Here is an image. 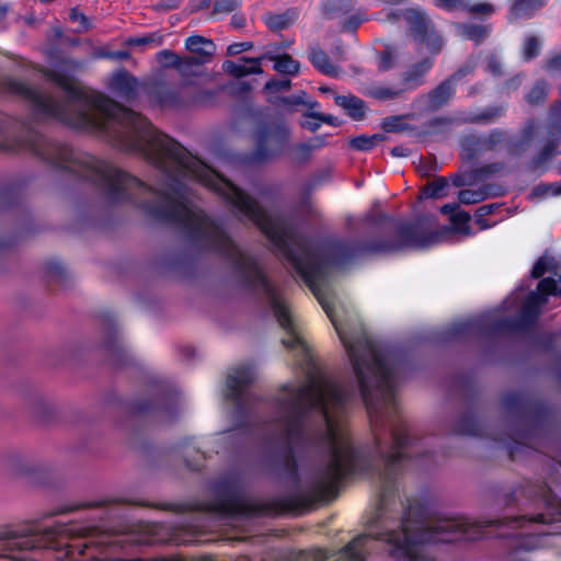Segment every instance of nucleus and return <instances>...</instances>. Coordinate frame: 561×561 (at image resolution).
Instances as JSON below:
<instances>
[{"instance_id":"f257e3e1","label":"nucleus","mask_w":561,"mask_h":561,"mask_svg":"<svg viewBox=\"0 0 561 561\" xmlns=\"http://www.w3.org/2000/svg\"><path fill=\"white\" fill-rule=\"evenodd\" d=\"M331 319L348 356L360 397L366 405L376 443L375 455L362 461L352 446L346 431V414L355 391L328 375L313 359L302 340L296 317L289 305H268L286 336L282 343L296 357L305 381L285 385L273 400V416L267 426V442L284 457L304 437L305 421L316 412L322 427L319 444L325 449V459L310 473L301 491V502L311 504L331 496L337 483L357 470L371 471L380 483V502L368 522L367 534L354 538L342 551L350 561H366L374 540L383 541L396 561H430L424 545L450 542L482 537L491 526H508L517 536L561 534V508L547 485L524 482L505 494L506 505L535 503L542 512L507 516L504 519L444 517L435 520H412L411 512L398 518L393 495L397 477L403 460L420 454L419 443L412 437L399 414L394 397V367L390 355L373 341L362 325L354 329L340 323L333 305H321Z\"/></svg>"},{"instance_id":"f03ea898","label":"nucleus","mask_w":561,"mask_h":561,"mask_svg":"<svg viewBox=\"0 0 561 561\" xmlns=\"http://www.w3.org/2000/svg\"><path fill=\"white\" fill-rule=\"evenodd\" d=\"M81 533L76 525H58L43 533L23 526H3L0 528V557L23 561L27 553L47 549L54 551L58 560L70 557L71 561H77L90 545L81 538Z\"/></svg>"},{"instance_id":"7ed1b4c3","label":"nucleus","mask_w":561,"mask_h":561,"mask_svg":"<svg viewBox=\"0 0 561 561\" xmlns=\"http://www.w3.org/2000/svg\"><path fill=\"white\" fill-rule=\"evenodd\" d=\"M558 295H561V276L542 278L538 283L537 290L531 291L526 298L517 321L510 319L492 321L490 316H481L455 323L453 333L460 335L472 331H504L527 327L537 320L542 306L547 302V297Z\"/></svg>"},{"instance_id":"20e7f679","label":"nucleus","mask_w":561,"mask_h":561,"mask_svg":"<svg viewBox=\"0 0 561 561\" xmlns=\"http://www.w3.org/2000/svg\"><path fill=\"white\" fill-rule=\"evenodd\" d=\"M253 160L261 162L282 156L288 148L290 129L285 123H273L257 127L254 134Z\"/></svg>"},{"instance_id":"39448f33","label":"nucleus","mask_w":561,"mask_h":561,"mask_svg":"<svg viewBox=\"0 0 561 561\" xmlns=\"http://www.w3.org/2000/svg\"><path fill=\"white\" fill-rule=\"evenodd\" d=\"M255 379V373L250 367L232 369L227 377L226 399L229 400L238 416H243L253 401L250 385Z\"/></svg>"},{"instance_id":"423d86ee","label":"nucleus","mask_w":561,"mask_h":561,"mask_svg":"<svg viewBox=\"0 0 561 561\" xmlns=\"http://www.w3.org/2000/svg\"><path fill=\"white\" fill-rule=\"evenodd\" d=\"M157 95L162 105L179 106L205 103L214 98V92L209 90H198L192 93L191 88L187 85L181 88L161 87L157 91Z\"/></svg>"},{"instance_id":"0eeeda50","label":"nucleus","mask_w":561,"mask_h":561,"mask_svg":"<svg viewBox=\"0 0 561 561\" xmlns=\"http://www.w3.org/2000/svg\"><path fill=\"white\" fill-rule=\"evenodd\" d=\"M5 470L10 477L32 484L41 483L46 474L44 466L22 456L10 457L7 461Z\"/></svg>"},{"instance_id":"6e6552de","label":"nucleus","mask_w":561,"mask_h":561,"mask_svg":"<svg viewBox=\"0 0 561 561\" xmlns=\"http://www.w3.org/2000/svg\"><path fill=\"white\" fill-rule=\"evenodd\" d=\"M219 499L214 503L213 510L227 515L240 514L244 510V504L240 495L239 488L234 482L220 484L218 488Z\"/></svg>"},{"instance_id":"1a4fd4ad","label":"nucleus","mask_w":561,"mask_h":561,"mask_svg":"<svg viewBox=\"0 0 561 561\" xmlns=\"http://www.w3.org/2000/svg\"><path fill=\"white\" fill-rule=\"evenodd\" d=\"M343 54V49L341 47H336L334 51H332L333 61H331L324 50L314 46L311 47L308 58L312 66L321 73L331 78H339L342 73V69L336 65V62L344 59Z\"/></svg>"},{"instance_id":"9d476101","label":"nucleus","mask_w":561,"mask_h":561,"mask_svg":"<svg viewBox=\"0 0 561 561\" xmlns=\"http://www.w3.org/2000/svg\"><path fill=\"white\" fill-rule=\"evenodd\" d=\"M505 138V134L502 130L494 129L486 137L477 138L474 135H469L462 138L461 149L462 154L471 159L477 154L478 150L493 149L496 145L501 144Z\"/></svg>"},{"instance_id":"9b49d317","label":"nucleus","mask_w":561,"mask_h":561,"mask_svg":"<svg viewBox=\"0 0 561 561\" xmlns=\"http://www.w3.org/2000/svg\"><path fill=\"white\" fill-rule=\"evenodd\" d=\"M401 14L409 24L410 32L416 42H423L427 32L433 27L424 12L417 9H407Z\"/></svg>"},{"instance_id":"f8f14e48","label":"nucleus","mask_w":561,"mask_h":561,"mask_svg":"<svg viewBox=\"0 0 561 561\" xmlns=\"http://www.w3.org/2000/svg\"><path fill=\"white\" fill-rule=\"evenodd\" d=\"M137 81L127 71H118L111 77L110 88L119 98L130 100L136 94Z\"/></svg>"},{"instance_id":"ddd939ff","label":"nucleus","mask_w":561,"mask_h":561,"mask_svg":"<svg viewBox=\"0 0 561 561\" xmlns=\"http://www.w3.org/2000/svg\"><path fill=\"white\" fill-rule=\"evenodd\" d=\"M432 66L433 61L430 58H425L413 65L402 76V88L409 91L422 85L424 83V76L430 71Z\"/></svg>"},{"instance_id":"4468645a","label":"nucleus","mask_w":561,"mask_h":561,"mask_svg":"<svg viewBox=\"0 0 561 561\" xmlns=\"http://www.w3.org/2000/svg\"><path fill=\"white\" fill-rule=\"evenodd\" d=\"M262 58H248L243 57V64H237L231 60L224 62V69L236 78L245 77L251 73H262L263 69L260 65Z\"/></svg>"},{"instance_id":"2eb2a0df","label":"nucleus","mask_w":561,"mask_h":561,"mask_svg":"<svg viewBox=\"0 0 561 561\" xmlns=\"http://www.w3.org/2000/svg\"><path fill=\"white\" fill-rule=\"evenodd\" d=\"M455 82L450 79L443 81L437 88L426 95L427 105L432 110H437L446 104L455 93Z\"/></svg>"},{"instance_id":"dca6fc26","label":"nucleus","mask_w":561,"mask_h":561,"mask_svg":"<svg viewBox=\"0 0 561 561\" xmlns=\"http://www.w3.org/2000/svg\"><path fill=\"white\" fill-rule=\"evenodd\" d=\"M335 103L344 108L354 119H362L365 115V103L359 98L348 95H334Z\"/></svg>"},{"instance_id":"f3484780","label":"nucleus","mask_w":561,"mask_h":561,"mask_svg":"<svg viewBox=\"0 0 561 561\" xmlns=\"http://www.w3.org/2000/svg\"><path fill=\"white\" fill-rule=\"evenodd\" d=\"M298 19V12L289 9L279 14H265L263 20L267 27L272 31H283L288 28Z\"/></svg>"},{"instance_id":"a211bd4d","label":"nucleus","mask_w":561,"mask_h":561,"mask_svg":"<svg viewBox=\"0 0 561 561\" xmlns=\"http://www.w3.org/2000/svg\"><path fill=\"white\" fill-rule=\"evenodd\" d=\"M442 213L449 216L450 222L458 232L469 233V214L459 209L457 204H447L442 207Z\"/></svg>"},{"instance_id":"6ab92c4d","label":"nucleus","mask_w":561,"mask_h":561,"mask_svg":"<svg viewBox=\"0 0 561 561\" xmlns=\"http://www.w3.org/2000/svg\"><path fill=\"white\" fill-rule=\"evenodd\" d=\"M185 47L193 54L210 58L215 50V44L203 36H190L185 41Z\"/></svg>"},{"instance_id":"aec40b11","label":"nucleus","mask_w":561,"mask_h":561,"mask_svg":"<svg viewBox=\"0 0 561 561\" xmlns=\"http://www.w3.org/2000/svg\"><path fill=\"white\" fill-rule=\"evenodd\" d=\"M405 92V89L402 87H387L381 84H375L366 89L365 94L380 100V101H387V100H394L402 95V93Z\"/></svg>"},{"instance_id":"412c9836","label":"nucleus","mask_w":561,"mask_h":561,"mask_svg":"<svg viewBox=\"0 0 561 561\" xmlns=\"http://www.w3.org/2000/svg\"><path fill=\"white\" fill-rule=\"evenodd\" d=\"M263 58H268L273 60L274 69L283 75H296L299 71V62L293 59L291 56L284 54L282 56H274L271 54H266Z\"/></svg>"},{"instance_id":"4be33fe9","label":"nucleus","mask_w":561,"mask_h":561,"mask_svg":"<svg viewBox=\"0 0 561 561\" xmlns=\"http://www.w3.org/2000/svg\"><path fill=\"white\" fill-rule=\"evenodd\" d=\"M548 94V83L543 80H538L526 93L525 100L531 106L540 105L545 102Z\"/></svg>"},{"instance_id":"5701e85b","label":"nucleus","mask_w":561,"mask_h":561,"mask_svg":"<svg viewBox=\"0 0 561 561\" xmlns=\"http://www.w3.org/2000/svg\"><path fill=\"white\" fill-rule=\"evenodd\" d=\"M545 0H517L512 9L515 18H527L545 4Z\"/></svg>"},{"instance_id":"b1692460","label":"nucleus","mask_w":561,"mask_h":561,"mask_svg":"<svg viewBox=\"0 0 561 561\" xmlns=\"http://www.w3.org/2000/svg\"><path fill=\"white\" fill-rule=\"evenodd\" d=\"M561 195V183L554 182V183H540L536 185L531 193L530 198H546L551 196H559Z\"/></svg>"},{"instance_id":"393cba45","label":"nucleus","mask_w":561,"mask_h":561,"mask_svg":"<svg viewBox=\"0 0 561 561\" xmlns=\"http://www.w3.org/2000/svg\"><path fill=\"white\" fill-rule=\"evenodd\" d=\"M460 34L467 38L479 42L486 37L489 31L486 26L478 24H462L458 25Z\"/></svg>"},{"instance_id":"a878e982","label":"nucleus","mask_w":561,"mask_h":561,"mask_svg":"<svg viewBox=\"0 0 561 561\" xmlns=\"http://www.w3.org/2000/svg\"><path fill=\"white\" fill-rule=\"evenodd\" d=\"M162 44V36L156 33L145 35V36H136L128 37L125 41V45L127 46H138V47H158Z\"/></svg>"},{"instance_id":"bb28decb","label":"nucleus","mask_w":561,"mask_h":561,"mask_svg":"<svg viewBox=\"0 0 561 561\" xmlns=\"http://www.w3.org/2000/svg\"><path fill=\"white\" fill-rule=\"evenodd\" d=\"M312 153L313 152L310 150V147L306 144V141L291 146L288 149V156L295 163H305L309 161Z\"/></svg>"},{"instance_id":"cd10ccee","label":"nucleus","mask_w":561,"mask_h":561,"mask_svg":"<svg viewBox=\"0 0 561 561\" xmlns=\"http://www.w3.org/2000/svg\"><path fill=\"white\" fill-rule=\"evenodd\" d=\"M540 48H541V41L537 36H534V35L527 36L524 41L523 48H522V54H523L524 60L529 61V60L534 59L535 57H537L540 53Z\"/></svg>"},{"instance_id":"c85d7f7f","label":"nucleus","mask_w":561,"mask_h":561,"mask_svg":"<svg viewBox=\"0 0 561 561\" xmlns=\"http://www.w3.org/2000/svg\"><path fill=\"white\" fill-rule=\"evenodd\" d=\"M506 112L505 105L491 106L485 108L482 113L471 118L476 123H492L499 117L504 116Z\"/></svg>"},{"instance_id":"c756f323","label":"nucleus","mask_w":561,"mask_h":561,"mask_svg":"<svg viewBox=\"0 0 561 561\" xmlns=\"http://www.w3.org/2000/svg\"><path fill=\"white\" fill-rule=\"evenodd\" d=\"M381 135H373V136H359L351 141V146L356 150H370L373 147H375L379 141L382 140Z\"/></svg>"},{"instance_id":"7c9ffc66","label":"nucleus","mask_w":561,"mask_h":561,"mask_svg":"<svg viewBox=\"0 0 561 561\" xmlns=\"http://www.w3.org/2000/svg\"><path fill=\"white\" fill-rule=\"evenodd\" d=\"M208 60H209V58L201 56V55L184 57V58H181V65H179L178 70L182 75H188V73L193 72L192 69L194 67H201L203 64H205Z\"/></svg>"},{"instance_id":"2f4dec72","label":"nucleus","mask_w":561,"mask_h":561,"mask_svg":"<svg viewBox=\"0 0 561 561\" xmlns=\"http://www.w3.org/2000/svg\"><path fill=\"white\" fill-rule=\"evenodd\" d=\"M421 44H425L426 48L433 54L436 55L440 51L444 46L443 38L434 31L432 27L424 37Z\"/></svg>"},{"instance_id":"473e14b6","label":"nucleus","mask_w":561,"mask_h":561,"mask_svg":"<svg viewBox=\"0 0 561 561\" xmlns=\"http://www.w3.org/2000/svg\"><path fill=\"white\" fill-rule=\"evenodd\" d=\"M488 196L483 190H462L459 192V201L462 204H476L483 201Z\"/></svg>"},{"instance_id":"72a5a7b5","label":"nucleus","mask_w":561,"mask_h":561,"mask_svg":"<svg viewBox=\"0 0 561 561\" xmlns=\"http://www.w3.org/2000/svg\"><path fill=\"white\" fill-rule=\"evenodd\" d=\"M447 187V182L445 179L440 178L431 184H428L424 190V195L430 198H439L444 196L445 190Z\"/></svg>"},{"instance_id":"f704fd0d","label":"nucleus","mask_w":561,"mask_h":561,"mask_svg":"<svg viewBox=\"0 0 561 561\" xmlns=\"http://www.w3.org/2000/svg\"><path fill=\"white\" fill-rule=\"evenodd\" d=\"M325 10L328 12L347 13L354 7L353 0H327Z\"/></svg>"},{"instance_id":"c9c22d12","label":"nucleus","mask_w":561,"mask_h":561,"mask_svg":"<svg viewBox=\"0 0 561 561\" xmlns=\"http://www.w3.org/2000/svg\"><path fill=\"white\" fill-rule=\"evenodd\" d=\"M69 19L73 23H76V22L79 23L80 28L78 30V32H87V31L91 30L93 26L91 21L82 12H80L77 8H72L70 10Z\"/></svg>"},{"instance_id":"e433bc0d","label":"nucleus","mask_w":561,"mask_h":561,"mask_svg":"<svg viewBox=\"0 0 561 561\" xmlns=\"http://www.w3.org/2000/svg\"><path fill=\"white\" fill-rule=\"evenodd\" d=\"M157 59L164 67H174L178 69L179 65H181V57L171 50H161L158 53Z\"/></svg>"},{"instance_id":"4c0bfd02","label":"nucleus","mask_w":561,"mask_h":561,"mask_svg":"<svg viewBox=\"0 0 561 561\" xmlns=\"http://www.w3.org/2000/svg\"><path fill=\"white\" fill-rule=\"evenodd\" d=\"M95 58L111 59V60H125L130 57L126 50H108L105 48L99 49L94 53Z\"/></svg>"},{"instance_id":"58836bf2","label":"nucleus","mask_w":561,"mask_h":561,"mask_svg":"<svg viewBox=\"0 0 561 561\" xmlns=\"http://www.w3.org/2000/svg\"><path fill=\"white\" fill-rule=\"evenodd\" d=\"M240 5V0H216L214 3V13L228 14L237 10Z\"/></svg>"},{"instance_id":"ea45409f","label":"nucleus","mask_w":561,"mask_h":561,"mask_svg":"<svg viewBox=\"0 0 561 561\" xmlns=\"http://www.w3.org/2000/svg\"><path fill=\"white\" fill-rule=\"evenodd\" d=\"M328 558V553L321 549H314L308 552H300L294 561H323Z\"/></svg>"},{"instance_id":"a19ab883","label":"nucleus","mask_w":561,"mask_h":561,"mask_svg":"<svg viewBox=\"0 0 561 561\" xmlns=\"http://www.w3.org/2000/svg\"><path fill=\"white\" fill-rule=\"evenodd\" d=\"M290 80L282 79V80H270L265 83V90L270 92L288 90L290 88Z\"/></svg>"},{"instance_id":"79ce46f5","label":"nucleus","mask_w":561,"mask_h":561,"mask_svg":"<svg viewBox=\"0 0 561 561\" xmlns=\"http://www.w3.org/2000/svg\"><path fill=\"white\" fill-rule=\"evenodd\" d=\"M456 432L463 435H476L478 434V428L476 430V424L472 419L466 417L463 424L459 425Z\"/></svg>"},{"instance_id":"37998d69","label":"nucleus","mask_w":561,"mask_h":561,"mask_svg":"<svg viewBox=\"0 0 561 561\" xmlns=\"http://www.w3.org/2000/svg\"><path fill=\"white\" fill-rule=\"evenodd\" d=\"M393 67V54L390 51L389 48L383 50L380 54V60H379V69L382 71H387Z\"/></svg>"},{"instance_id":"c03bdc74","label":"nucleus","mask_w":561,"mask_h":561,"mask_svg":"<svg viewBox=\"0 0 561 561\" xmlns=\"http://www.w3.org/2000/svg\"><path fill=\"white\" fill-rule=\"evenodd\" d=\"M305 96H306V93L305 92H300L298 94H295V95H291V96H288V98L284 99V103L288 104V105L305 104V105H308L309 107H313V106L317 105V102H306L305 101Z\"/></svg>"},{"instance_id":"a18cd8bd","label":"nucleus","mask_w":561,"mask_h":561,"mask_svg":"<svg viewBox=\"0 0 561 561\" xmlns=\"http://www.w3.org/2000/svg\"><path fill=\"white\" fill-rule=\"evenodd\" d=\"M486 70L494 76L502 75V65H501L500 59L496 56H490L488 58Z\"/></svg>"},{"instance_id":"49530a36","label":"nucleus","mask_w":561,"mask_h":561,"mask_svg":"<svg viewBox=\"0 0 561 561\" xmlns=\"http://www.w3.org/2000/svg\"><path fill=\"white\" fill-rule=\"evenodd\" d=\"M64 276V268L59 264H50L47 267V277L53 282H60Z\"/></svg>"},{"instance_id":"de8ad7c7","label":"nucleus","mask_w":561,"mask_h":561,"mask_svg":"<svg viewBox=\"0 0 561 561\" xmlns=\"http://www.w3.org/2000/svg\"><path fill=\"white\" fill-rule=\"evenodd\" d=\"M252 48V43L242 42V43H233L228 46L227 53L230 56L238 55L242 51L250 50Z\"/></svg>"},{"instance_id":"09e8293b","label":"nucleus","mask_w":561,"mask_h":561,"mask_svg":"<svg viewBox=\"0 0 561 561\" xmlns=\"http://www.w3.org/2000/svg\"><path fill=\"white\" fill-rule=\"evenodd\" d=\"M469 11L476 14L490 15L494 12V7L490 3H479L470 7Z\"/></svg>"},{"instance_id":"8fccbe9b","label":"nucleus","mask_w":561,"mask_h":561,"mask_svg":"<svg viewBox=\"0 0 561 561\" xmlns=\"http://www.w3.org/2000/svg\"><path fill=\"white\" fill-rule=\"evenodd\" d=\"M524 79H525V75L524 73H519V75H516V76L510 78L505 82V89L507 91H515V90H517L522 85Z\"/></svg>"},{"instance_id":"3c124183","label":"nucleus","mask_w":561,"mask_h":561,"mask_svg":"<svg viewBox=\"0 0 561 561\" xmlns=\"http://www.w3.org/2000/svg\"><path fill=\"white\" fill-rule=\"evenodd\" d=\"M546 270H547V259L541 257L537 261V263L533 267L531 275L534 278H539L545 274Z\"/></svg>"},{"instance_id":"603ef678","label":"nucleus","mask_w":561,"mask_h":561,"mask_svg":"<svg viewBox=\"0 0 561 561\" xmlns=\"http://www.w3.org/2000/svg\"><path fill=\"white\" fill-rule=\"evenodd\" d=\"M435 1H436L437 7H440V8L447 9V10L459 9L463 5L462 0H435Z\"/></svg>"},{"instance_id":"864d4df0","label":"nucleus","mask_w":561,"mask_h":561,"mask_svg":"<svg viewBox=\"0 0 561 561\" xmlns=\"http://www.w3.org/2000/svg\"><path fill=\"white\" fill-rule=\"evenodd\" d=\"M306 144L310 147V150L313 152L319 150L325 146V137L324 136H316L306 141Z\"/></svg>"},{"instance_id":"5fc2aeb1","label":"nucleus","mask_w":561,"mask_h":561,"mask_svg":"<svg viewBox=\"0 0 561 561\" xmlns=\"http://www.w3.org/2000/svg\"><path fill=\"white\" fill-rule=\"evenodd\" d=\"M546 69L548 71L561 73V54L548 60L546 64Z\"/></svg>"},{"instance_id":"6e6d98bb","label":"nucleus","mask_w":561,"mask_h":561,"mask_svg":"<svg viewBox=\"0 0 561 561\" xmlns=\"http://www.w3.org/2000/svg\"><path fill=\"white\" fill-rule=\"evenodd\" d=\"M311 117L313 118H317L323 123H327V124H330V125H333V126H336L339 125V119L334 116H331V115H324V114H320V113H312L310 114Z\"/></svg>"},{"instance_id":"4d7b16f0","label":"nucleus","mask_w":561,"mask_h":561,"mask_svg":"<svg viewBox=\"0 0 561 561\" xmlns=\"http://www.w3.org/2000/svg\"><path fill=\"white\" fill-rule=\"evenodd\" d=\"M502 169H503V164H501V163H492V164L483 167L480 170V174H482V175L494 174V173L500 172Z\"/></svg>"},{"instance_id":"13d9d810","label":"nucleus","mask_w":561,"mask_h":561,"mask_svg":"<svg viewBox=\"0 0 561 561\" xmlns=\"http://www.w3.org/2000/svg\"><path fill=\"white\" fill-rule=\"evenodd\" d=\"M472 67L467 65L462 68H460L458 71H456L449 79L453 81V82H456L458 80H460L462 77L469 75L472 72Z\"/></svg>"},{"instance_id":"bf43d9fd","label":"nucleus","mask_w":561,"mask_h":561,"mask_svg":"<svg viewBox=\"0 0 561 561\" xmlns=\"http://www.w3.org/2000/svg\"><path fill=\"white\" fill-rule=\"evenodd\" d=\"M398 123H399V119H398V118H394V117L387 118V119L383 122V128H385L387 131L394 130V129H397V127H398Z\"/></svg>"},{"instance_id":"052dcab7","label":"nucleus","mask_w":561,"mask_h":561,"mask_svg":"<svg viewBox=\"0 0 561 561\" xmlns=\"http://www.w3.org/2000/svg\"><path fill=\"white\" fill-rule=\"evenodd\" d=\"M231 23L234 27L240 28L244 25L245 19L242 15L234 14L231 19Z\"/></svg>"},{"instance_id":"680f3d73","label":"nucleus","mask_w":561,"mask_h":561,"mask_svg":"<svg viewBox=\"0 0 561 561\" xmlns=\"http://www.w3.org/2000/svg\"><path fill=\"white\" fill-rule=\"evenodd\" d=\"M493 208H494V205H484V206H481L478 210H477V215L479 217H482V216H485L488 214H491L493 211Z\"/></svg>"},{"instance_id":"e2e57ef3","label":"nucleus","mask_w":561,"mask_h":561,"mask_svg":"<svg viewBox=\"0 0 561 561\" xmlns=\"http://www.w3.org/2000/svg\"><path fill=\"white\" fill-rule=\"evenodd\" d=\"M81 67V64L75 60H65L61 64V68H71V69H78Z\"/></svg>"},{"instance_id":"0e129e2a","label":"nucleus","mask_w":561,"mask_h":561,"mask_svg":"<svg viewBox=\"0 0 561 561\" xmlns=\"http://www.w3.org/2000/svg\"><path fill=\"white\" fill-rule=\"evenodd\" d=\"M197 454V459L195 462H190L187 461V467L192 470H197L199 468L198 466V461L202 460L204 458V455L199 451L196 453Z\"/></svg>"},{"instance_id":"69168bd1","label":"nucleus","mask_w":561,"mask_h":561,"mask_svg":"<svg viewBox=\"0 0 561 561\" xmlns=\"http://www.w3.org/2000/svg\"><path fill=\"white\" fill-rule=\"evenodd\" d=\"M520 547L526 550H531V549L537 548V542H533V541L531 542H523V543H520Z\"/></svg>"},{"instance_id":"338daca9","label":"nucleus","mask_w":561,"mask_h":561,"mask_svg":"<svg viewBox=\"0 0 561 561\" xmlns=\"http://www.w3.org/2000/svg\"><path fill=\"white\" fill-rule=\"evenodd\" d=\"M305 126L311 130V131H316L319 127H320V124L319 123H306Z\"/></svg>"},{"instance_id":"774afa93","label":"nucleus","mask_w":561,"mask_h":561,"mask_svg":"<svg viewBox=\"0 0 561 561\" xmlns=\"http://www.w3.org/2000/svg\"><path fill=\"white\" fill-rule=\"evenodd\" d=\"M110 339L113 340V341L106 342V347L107 348H113V350L117 348L118 344H116V340H114L113 336H111Z\"/></svg>"}]
</instances>
